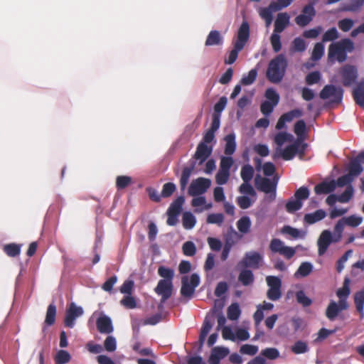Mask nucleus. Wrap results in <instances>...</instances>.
I'll return each instance as SVG.
<instances>
[{
    "instance_id": "obj_1",
    "label": "nucleus",
    "mask_w": 364,
    "mask_h": 364,
    "mask_svg": "<svg viewBox=\"0 0 364 364\" xmlns=\"http://www.w3.org/2000/svg\"><path fill=\"white\" fill-rule=\"evenodd\" d=\"M288 62L284 54H279L272 59L267 70V78L272 83L280 82L284 77Z\"/></svg>"
},
{
    "instance_id": "obj_2",
    "label": "nucleus",
    "mask_w": 364,
    "mask_h": 364,
    "mask_svg": "<svg viewBox=\"0 0 364 364\" xmlns=\"http://www.w3.org/2000/svg\"><path fill=\"white\" fill-rule=\"evenodd\" d=\"M277 183L278 178L276 176L270 179L257 175L255 179L256 188L266 194L265 200L269 203L276 199Z\"/></svg>"
},
{
    "instance_id": "obj_3",
    "label": "nucleus",
    "mask_w": 364,
    "mask_h": 364,
    "mask_svg": "<svg viewBox=\"0 0 364 364\" xmlns=\"http://www.w3.org/2000/svg\"><path fill=\"white\" fill-rule=\"evenodd\" d=\"M353 49V41L349 38H344L329 46L328 56L329 59L336 57L338 61L343 62L346 59V53H350Z\"/></svg>"
},
{
    "instance_id": "obj_4",
    "label": "nucleus",
    "mask_w": 364,
    "mask_h": 364,
    "mask_svg": "<svg viewBox=\"0 0 364 364\" xmlns=\"http://www.w3.org/2000/svg\"><path fill=\"white\" fill-rule=\"evenodd\" d=\"M294 0H277L272 1L267 7L260 8L259 14L265 21L266 26L271 25L273 21L272 13L289 6Z\"/></svg>"
},
{
    "instance_id": "obj_5",
    "label": "nucleus",
    "mask_w": 364,
    "mask_h": 364,
    "mask_svg": "<svg viewBox=\"0 0 364 364\" xmlns=\"http://www.w3.org/2000/svg\"><path fill=\"white\" fill-rule=\"evenodd\" d=\"M199 284L200 277L197 274H192L190 281L187 276H183L181 279V294L184 297L191 298Z\"/></svg>"
},
{
    "instance_id": "obj_6",
    "label": "nucleus",
    "mask_w": 364,
    "mask_h": 364,
    "mask_svg": "<svg viewBox=\"0 0 364 364\" xmlns=\"http://www.w3.org/2000/svg\"><path fill=\"white\" fill-rule=\"evenodd\" d=\"M263 262V256L256 252L250 251L245 253L242 259L238 263V266L243 268H252L257 269Z\"/></svg>"
},
{
    "instance_id": "obj_7",
    "label": "nucleus",
    "mask_w": 364,
    "mask_h": 364,
    "mask_svg": "<svg viewBox=\"0 0 364 364\" xmlns=\"http://www.w3.org/2000/svg\"><path fill=\"white\" fill-rule=\"evenodd\" d=\"M343 90L332 85H327L320 92L322 100L330 99L332 103H340L342 101Z\"/></svg>"
},
{
    "instance_id": "obj_8",
    "label": "nucleus",
    "mask_w": 364,
    "mask_h": 364,
    "mask_svg": "<svg viewBox=\"0 0 364 364\" xmlns=\"http://www.w3.org/2000/svg\"><path fill=\"white\" fill-rule=\"evenodd\" d=\"M83 314L84 310L81 306L71 302L65 311L64 325L68 328H73L75 324V320Z\"/></svg>"
},
{
    "instance_id": "obj_9",
    "label": "nucleus",
    "mask_w": 364,
    "mask_h": 364,
    "mask_svg": "<svg viewBox=\"0 0 364 364\" xmlns=\"http://www.w3.org/2000/svg\"><path fill=\"white\" fill-rule=\"evenodd\" d=\"M269 249L272 252L279 253L287 259L292 258L296 253L294 248L285 246L284 242L277 238H274L271 240Z\"/></svg>"
},
{
    "instance_id": "obj_10",
    "label": "nucleus",
    "mask_w": 364,
    "mask_h": 364,
    "mask_svg": "<svg viewBox=\"0 0 364 364\" xmlns=\"http://www.w3.org/2000/svg\"><path fill=\"white\" fill-rule=\"evenodd\" d=\"M211 185V181L208 178L200 177L193 180L188 188V194L191 196H196L203 194L207 191Z\"/></svg>"
},
{
    "instance_id": "obj_11",
    "label": "nucleus",
    "mask_w": 364,
    "mask_h": 364,
    "mask_svg": "<svg viewBox=\"0 0 364 364\" xmlns=\"http://www.w3.org/2000/svg\"><path fill=\"white\" fill-rule=\"evenodd\" d=\"M340 74L342 78V83L345 87L353 85L358 77V70L353 65H346L341 68Z\"/></svg>"
},
{
    "instance_id": "obj_12",
    "label": "nucleus",
    "mask_w": 364,
    "mask_h": 364,
    "mask_svg": "<svg viewBox=\"0 0 364 364\" xmlns=\"http://www.w3.org/2000/svg\"><path fill=\"white\" fill-rule=\"evenodd\" d=\"M348 307L349 305L347 301L341 300L338 301V303L332 301L326 308V316L330 321H334L341 311L348 309Z\"/></svg>"
},
{
    "instance_id": "obj_13",
    "label": "nucleus",
    "mask_w": 364,
    "mask_h": 364,
    "mask_svg": "<svg viewBox=\"0 0 364 364\" xmlns=\"http://www.w3.org/2000/svg\"><path fill=\"white\" fill-rule=\"evenodd\" d=\"M302 13L295 18V22L299 26L304 27L312 21L316 15L314 4L306 5L302 9Z\"/></svg>"
},
{
    "instance_id": "obj_14",
    "label": "nucleus",
    "mask_w": 364,
    "mask_h": 364,
    "mask_svg": "<svg viewBox=\"0 0 364 364\" xmlns=\"http://www.w3.org/2000/svg\"><path fill=\"white\" fill-rule=\"evenodd\" d=\"M154 291L158 295L161 296L160 303L162 304L172 295L173 282L171 281L159 280Z\"/></svg>"
},
{
    "instance_id": "obj_15",
    "label": "nucleus",
    "mask_w": 364,
    "mask_h": 364,
    "mask_svg": "<svg viewBox=\"0 0 364 364\" xmlns=\"http://www.w3.org/2000/svg\"><path fill=\"white\" fill-rule=\"evenodd\" d=\"M363 164L364 150L359 153L353 160L350 161L348 168V173L355 179L363 171Z\"/></svg>"
},
{
    "instance_id": "obj_16",
    "label": "nucleus",
    "mask_w": 364,
    "mask_h": 364,
    "mask_svg": "<svg viewBox=\"0 0 364 364\" xmlns=\"http://www.w3.org/2000/svg\"><path fill=\"white\" fill-rule=\"evenodd\" d=\"M332 243V234L330 230H323L317 241L318 253L319 256L323 255L330 245Z\"/></svg>"
},
{
    "instance_id": "obj_17",
    "label": "nucleus",
    "mask_w": 364,
    "mask_h": 364,
    "mask_svg": "<svg viewBox=\"0 0 364 364\" xmlns=\"http://www.w3.org/2000/svg\"><path fill=\"white\" fill-rule=\"evenodd\" d=\"M212 151L213 148L211 146H208L204 142H200L196 148L194 159L198 161L199 165H202L211 155Z\"/></svg>"
},
{
    "instance_id": "obj_18",
    "label": "nucleus",
    "mask_w": 364,
    "mask_h": 364,
    "mask_svg": "<svg viewBox=\"0 0 364 364\" xmlns=\"http://www.w3.org/2000/svg\"><path fill=\"white\" fill-rule=\"evenodd\" d=\"M297 142H294L292 144L287 146L284 150L277 151L273 155V159L275 160L279 157L282 158L285 161L292 159L297 154Z\"/></svg>"
},
{
    "instance_id": "obj_19",
    "label": "nucleus",
    "mask_w": 364,
    "mask_h": 364,
    "mask_svg": "<svg viewBox=\"0 0 364 364\" xmlns=\"http://www.w3.org/2000/svg\"><path fill=\"white\" fill-rule=\"evenodd\" d=\"M250 25L247 21H244L241 23L237 35V40L234 43L244 48L250 38Z\"/></svg>"
},
{
    "instance_id": "obj_20",
    "label": "nucleus",
    "mask_w": 364,
    "mask_h": 364,
    "mask_svg": "<svg viewBox=\"0 0 364 364\" xmlns=\"http://www.w3.org/2000/svg\"><path fill=\"white\" fill-rule=\"evenodd\" d=\"M97 328L101 333H111L114 331L111 318L103 315L100 316L96 321Z\"/></svg>"
},
{
    "instance_id": "obj_21",
    "label": "nucleus",
    "mask_w": 364,
    "mask_h": 364,
    "mask_svg": "<svg viewBox=\"0 0 364 364\" xmlns=\"http://www.w3.org/2000/svg\"><path fill=\"white\" fill-rule=\"evenodd\" d=\"M290 16L287 13H279L277 14L274 21V33H282L289 24Z\"/></svg>"
},
{
    "instance_id": "obj_22",
    "label": "nucleus",
    "mask_w": 364,
    "mask_h": 364,
    "mask_svg": "<svg viewBox=\"0 0 364 364\" xmlns=\"http://www.w3.org/2000/svg\"><path fill=\"white\" fill-rule=\"evenodd\" d=\"M336 188V181H323L314 187V191L317 195L328 194L332 193Z\"/></svg>"
},
{
    "instance_id": "obj_23",
    "label": "nucleus",
    "mask_w": 364,
    "mask_h": 364,
    "mask_svg": "<svg viewBox=\"0 0 364 364\" xmlns=\"http://www.w3.org/2000/svg\"><path fill=\"white\" fill-rule=\"evenodd\" d=\"M326 216V213L322 209L316 210L312 213H307L304 217V221L309 225L323 220Z\"/></svg>"
},
{
    "instance_id": "obj_24",
    "label": "nucleus",
    "mask_w": 364,
    "mask_h": 364,
    "mask_svg": "<svg viewBox=\"0 0 364 364\" xmlns=\"http://www.w3.org/2000/svg\"><path fill=\"white\" fill-rule=\"evenodd\" d=\"M354 303L360 318H364V289L356 291L354 294Z\"/></svg>"
},
{
    "instance_id": "obj_25",
    "label": "nucleus",
    "mask_w": 364,
    "mask_h": 364,
    "mask_svg": "<svg viewBox=\"0 0 364 364\" xmlns=\"http://www.w3.org/2000/svg\"><path fill=\"white\" fill-rule=\"evenodd\" d=\"M223 43V38L219 31H211L207 36L205 45L206 46H218Z\"/></svg>"
},
{
    "instance_id": "obj_26",
    "label": "nucleus",
    "mask_w": 364,
    "mask_h": 364,
    "mask_svg": "<svg viewBox=\"0 0 364 364\" xmlns=\"http://www.w3.org/2000/svg\"><path fill=\"white\" fill-rule=\"evenodd\" d=\"M238 280L243 286H249L255 281L254 274L251 270L245 268L239 274Z\"/></svg>"
},
{
    "instance_id": "obj_27",
    "label": "nucleus",
    "mask_w": 364,
    "mask_h": 364,
    "mask_svg": "<svg viewBox=\"0 0 364 364\" xmlns=\"http://www.w3.org/2000/svg\"><path fill=\"white\" fill-rule=\"evenodd\" d=\"M224 139L225 141V154L230 156L236 149L235 136L234 134H229L225 136Z\"/></svg>"
},
{
    "instance_id": "obj_28",
    "label": "nucleus",
    "mask_w": 364,
    "mask_h": 364,
    "mask_svg": "<svg viewBox=\"0 0 364 364\" xmlns=\"http://www.w3.org/2000/svg\"><path fill=\"white\" fill-rule=\"evenodd\" d=\"M353 95L355 103L360 107H364V84H358L353 90Z\"/></svg>"
},
{
    "instance_id": "obj_29",
    "label": "nucleus",
    "mask_w": 364,
    "mask_h": 364,
    "mask_svg": "<svg viewBox=\"0 0 364 364\" xmlns=\"http://www.w3.org/2000/svg\"><path fill=\"white\" fill-rule=\"evenodd\" d=\"M238 230L242 234H247L250 232L251 228V220L248 216H243L237 222Z\"/></svg>"
},
{
    "instance_id": "obj_30",
    "label": "nucleus",
    "mask_w": 364,
    "mask_h": 364,
    "mask_svg": "<svg viewBox=\"0 0 364 364\" xmlns=\"http://www.w3.org/2000/svg\"><path fill=\"white\" fill-rule=\"evenodd\" d=\"M213 324L209 319L205 318L199 336V343L202 346L205 342L207 335L212 328Z\"/></svg>"
},
{
    "instance_id": "obj_31",
    "label": "nucleus",
    "mask_w": 364,
    "mask_h": 364,
    "mask_svg": "<svg viewBox=\"0 0 364 364\" xmlns=\"http://www.w3.org/2000/svg\"><path fill=\"white\" fill-rule=\"evenodd\" d=\"M56 306L52 303L49 304L46 311L45 323L48 326H52L55 323L56 316Z\"/></svg>"
},
{
    "instance_id": "obj_32",
    "label": "nucleus",
    "mask_w": 364,
    "mask_h": 364,
    "mask_svg": "<svg viewBox=\"0 0 364 364\" xmlns=\"http://www.w3.org/2000/svg\"><path fill=\"white\" fill-rule=\"evenodd\" d=\"M182 223L185 229L191 230L195 226L196 220L195 216L191 212H185L183 214Z\"/></svg>"
},
{
    "instance_id": "obj_33",
    "label": "nucleus",
    "mask_w": 364,
    "mask_h": 364,
    "mask_svg": "<svg viewBox=\"0 0 364 364\" xmlns=\"http://www.w3.org/2000/svg\"><path fill=\"white\" fill-rule=\"evenodd\" d=\"M184 200L185 199L183 196L178 197L171 203L167 212H168V213H175L179 215L182 210V205L184 203Z\"/></svg>"
},
{
    "instance_id": "obj_34",
    "label": "nucleus",
    "mask_w": 364,
    "mask_h": 364,
    "mask_svg": "<svg viewBox=\"0 0 364 364\" xmlns=\"http://www.w3.org/2000/svg\"><path fill=\"white\" fill-rule=\"evenodd\" d=\"M193 168L194 164H193L191 167L183 168L180 178V186L182 191L185 190Z\"/></svg>"
},
{
    "instance_id": "obj_35",
    "label": "nucleus",
    "mask_w": 364,
    "mask_h": 364,
    "mask_svg": "<svg viewBox=\"0 0 364 364\" xmlns=\"http://www.w3.org/2000/svg\"><path fill=\"white\" fill-rule=\"evenodd\" d=\"M348 284V279H346L343 282V287L337 290L336 295L339 298L338 301H347V299L350 294V290Z\"/></svg>"
},
{
    "instance_id": "obj_36",
    "label": "nucleus",
    "mask_w": 364,
    "mask_h": 364,
    "mask_svg": "<svg viewBox=\"0 0 364 364\" xmlns=\"http://www.w3.org/2000/svg\"><path fill=\"white\" fill-rule=\"evenodd\" d=\"M254 168L249 164L244 165L241 168L240 176L243 182H250L254 176Z\"/></svg>"
},
{
    "instance_id": "obj_37",
    "label": "nucleus",
    "mask_w": 364,
    "mask_h": 364,
    "mask_svg": "<svg viewBox=\"0 0 364 364\" xmlns=\"http://www.w3.org/2000/svg\"><path fill=\"white\" fill-rule=\"evenodd\" d=\"M4 252L11 257H15L21 253V245L15 243H10L4 245Z\"/></svg>"
},
{
    "instance_id": "obj_38",
    "label": "nucleus",
    "mask_w": 364,
    "mask_h": 364,
    "mask_svg": "<svg viewBox=\"0 0 364 364\" xmlns=\"http://www.w3.org/2000/svg\"><path fill=\"white\" fill-rule=\"evenodd\" d=\"M241 314V311L237 303H233L228 306L227 310L228 318L231 321L237 320Z\"/></svg>"
},
{
    "instance_id": "obj_39",
    "label": "nucleus",
    "mask_w": 364,
    "mask_h": 364,
    "mask_svg": "<svg viewBox=\"0 0 364 364\" xmlns=\"http://www.w3.org/2000/svg\"><path fill=\"white\" fill-rule=\"evenodd\" d=\"M294 137L292 134L287 132H279L274 136V142L279 146H282L286 141H291Z\"/></svg>"
},
{
    "instance_id": "obj_40",
    "label": "nucleus",
    "mask_w": 364,
    "mask_h": 364,
    "mask_svg": "<svg viewBox=\"0 0 364 364\" xmlns=\"http://www.w3.org/2000/svg\"><path fill=\"white\" fill-rule=\"evenodd\" d=\"M257 76V70L256 68L252 69L249 71L247 75H243L240 80V84L243 85H250L252 84Z\"/></svg>"
},
{
    "instance_id": "obj_41",
    "label": "nucleus",
    "mask_w": 364,
    "mask_h": 364,
    "mask_svg": "<svg viewBox=\"0 0 364 364\" xmlns=\"http://www.w3.org/2000/svg\"><path fill=\"white\" fill-rule=\"evenodd\" d=\"M313 269V266L310 262H302L299 267L298 268L297 271L295 273V276L297 277L298 275L301 277H306L308 276Z\"/></svg>"
},
{
    "instance_id": "obj_42",
    "label": "nucleus",
    "mask_w": 364,
    "mask_h": 364,
    "mask_svg": "<svg viewBox=\"0 0 364 364\" xmlns=\"http://www.w3.org/2000/svg\"><path fill=\"white\" fill-rule=\"evenodd\" d=\"M242 49V47L234 43L233 49L229 53L228 57L225 60V63L229 65L234 63L237 58L239 52Z\"/></svg>"
},
{
    "instance_id": "obj_43",
    "label": "nucleus",
    "mask_w": 364,
    "mask_h": 364,
    "mask_svg": "<svg viewBox=\"0 0 364 364\" xmlns=\"http://www.w3.org/2000/svg\"><path fill=\"white\" fill-rule=\"evenodd\" d=\"M158 274L160 277H163V280L172 282L174 277V272L173 269L160 266L158 269Z\"/></svg>"
},
{
    "instance_id": "obj_44",
    "label": "nucleus",
    "mask_w": 364,
    "mask_h": 364,
    "mask_svg": "<svg viewBox=\"0 0 364 364\" xmlns=\"http://www.w3.org/2000/svg\"><path fill=\"white\" fill-rule=\"evenodd\" d=\"M291 49L294 52H304L306 49L305 41L300 37L294 38Z\"/></svg>"
},
{
    "instance_id": "obj_45",
    "label": "nucleus",
    "mask_w": 364,
    "mask_h": 364,
    "mask_svg": "<svg viewBox=\"0 0 364 364\" xmlns=\"http://www.w3.org/2000/svg\"><path fill=\"white\" fill-rule=\"evenodd\" d=\"M291 351L295 354H301L309 350L308 345L306 342L298 341L291 347Z\"/></svg>"
},
{
    "instance_id": "obj_46",
    "label": "nucleus",
    "mask_w": 364,
    "mask_h": 364,
    "mask_svg": "<svg viewBox=\"0 0 364 364\" xmlns=\"http://www.w3.org/2000/svg\"><path fill=\"white\" fill-rule=\"evenodd\" d=\"M302 207V202L299 201L297 199L291 198L285 205L286 210L288 213H293L299 210H300Z\"/></svg>"
},
{
    "instance_id": "obj_47",
    "label": "nucleus",
    "mask_w": 364,
    "mask_h": 364,
    "mask_svg": "<svg viewBox=\"0 0 364 364\" xmlns=\"http://www.w3.org/2000/svg\"><path fill=\"white\" fill-rule=\"evenodd\" d=\"M296 299L297 302L304 307L309 306L312 304L311 299L302 290L298 291L296 293Z\"/></svg>"
},
{
    "instance_id": "obj_48",
    "label": "nucleus",
    "mask_w": 364,
    "mask_h": 364,
    "mask_svg": "<svg viewBox=\"0 0 364 364\" xmlns=\"http://www.w3.org/2000/svg\"><path fill=\"white\" fill-rule=\"evenodd\" d=\"M264 96L267 98V101H269L275 105H278L279 102V95L273 88L267 89Z\"/></svg>"
},
{
    "instance_id": "obj_49",
    "label": "nucleus",
    "mask_w": 364,
    "mask_h": 364,
    "mask_svg": "<svg viewBox=\"0 0 364 364\" xmlns=\"http://www.w3.org/2000/svg\"><path fill=\"white\" fill-rule=\"evenodd\" d=\"M132 183V178L127 176H119L116 179V186L118 190L127 188Z\"/></svg>"
},
{
    "instance_id": "obj_50",
    "label": "nucleus",
    "mask_w": 364,
    "mask_h": 364,
    "mask_svg": "<svg viewBox=\"0 0 364 364\" xmlns=\"http://www.w3.org/2000/svg\"><path fill=\"white\" fill-rule=\"evenodd\" d=\"M303 114V112L299 109H292L288 112H286L283 114L281 117L283 118V119L286 122H291L294 118H297L301 117Z\"/></svg>"
},
{
    "instance_id": "obj_51",
    "label": "nucleus",
    "mask_w": 364,
    "mask_h": 364,
    "mask_svg": "<svg viewBox=\"0 0 364 364\" xmlns=\"http://www.w3.org/2000/svg\"><path fill=\"white\" fill-rule=\"evenodd\" d=\"M353 188L351 185L348 186L341 195L338 196V202L348 203L353 196Z\"/></svg>"
},
{
    "instance_id": "obj_52",
    "label": "nucleus",
    "mask_w": 364,
    "mask_h": 364,
    "mask_svg": "<svg viewBox=\"0 0 364 364\" xmlns=\"http://www.w3.org/2000/svg\"><path fill=\"white\" fill-rule=\"evenodd\" d=\"M176 190V186L173 183L168 182L163 186L161 196L162 198L170 197Z\"/></svg>"
},
{
    "instance_id": "obj_53",
    "label": "nucleus",
    "mask_w": 364,
    "mask_h": 364,
    "mask_svg": "<svg viewBox=\"0 0 364 364\" xmlns=\"http://www.w3.org/2000/svg\"><path fill=\"white\" fill-rule=\"evenodd\" d=\"M364 4V0H353L350 4H344L342 11H356Z\"/></svg>"
},
{
    "instance_id": "obj_54",
    "label": "nucleus",
    "mask_w": 364,
    "mask_h": 364,
    "mask_svg": "<svg viewBox=\"0 0 364 364\" xmlns=\"http://www.w3.org/2000/svg\"><path fill=\"white\" fill-rule=\"evenodd\" d=\"M324 53V46L322 43H317L315 44L312 54L311 58L313 60H318L321 58Z\"/></svg>"
},
{
    "instance_id": "obj_55",
    "label": "nucleus",
    "mask_w": 364,
    "mask_h": 364,
    "mask_svg": "<svg viewBox=\"0 0 364 364\" xmlns=\"http://www.w3.org/2000/svg\"><path fill=\"white\" fill-rule=\"evenodd\" d=\"M239 192L250 196H255L257 194L250 182H243L239 187Z\"/></svg>"
},
{
    "instance_id": "obj_56",
    "label": "nucleus",
    "mask_w": 364,
    "mask_h": 364,
    "mask_svg": "<svg viewBox=\"0 0 364 364\" xmlns=\"http://www.w3.org/2000/svg\"><path fill=\"white\" fill-rule=\"evenodd\" d=\"M183 252L186 256L192 257L196 255V247L191 241L186 242L182 247Z\"/></svg>"
},
{
    "instance_id": "obj_57",
    "label": "nucleus",
    "mask_w": 364,
    "mask_h": 364,
    "mask_svg": "<svg viewBox=\"0 0 364 364\" xmlns=\"http://www.w3.org/2000/svg\"><path fill=\"white\" fill-rule=\"evenodd\" d=\"M338 38V33L335 27L326 31L322 36L323 42L333 41Z\"/></svg>"
},
{
    "instance_id": "obj_58",
    "label": "nucleus",
    "mask_w": 364,
    "mask_h": 364,
    "mask_svg": "<svg viewBox=\"0 0 364 364\" xmlns=\"http://www.w3.org/2000/svg\"><path fill=\"white\" fill-rule=\"evenodd\" d=\"M270 42L274 53H278L282 48L281 37L279 33H273L270 37Z\"/></svg>"
},
{
    "instance_id": "obj_59",
    "label": "nucleus",
    "mask_w": 364,
    "mask_h": 364,
    "mask_svg": "<svg viewBox=\"0 0 364 364\" xmlns=\"http://www.w3.org/2000/svg\"><path fill=\"white\" fill-rule=\"evenodd\" d=\"M70 360V355L66 350H60L58 352L55 360L56 364H65Z\"/></svg>"
},
{
    "instance_id": "obj_60",
    "label": "nucleus",
    "mask_w": 364,
    "mask_h": 364,
    "mask_svg": "<svg viewBox=\"0 0 364 364\" xmlns=\"http://www.w3.org/2000/svg\"><path fill=\"white\" fill-rule=\"evenodd\" d=\"M207 223L221 225L224 221V215L222 213H211L208 215Z\"/></svg>"
},
{
    "instance_id": "obj_61",
    "label": "nucleus",
    "mask_w": 364,
    "mask_h": 364,
    "mask_svg": "<svg viewBox=\"0 0 364 364\" xmlns=\"http://www.w3.org/2000/svg\"><path fill=\"white\" fill-rule=\"evenodd\" d=\"M354 181V178L350 176L348 173L341 176L337 178L336 181V186L343 187L345 186H350Z\"/></svg>"
},
{
    "instance_id": "obj_62",
    "label": "nucleus",
    "mask_w": 364,
    "mask_h": 364,
    "mask_svg": "<svg viewBox=\"0 0 364 364\" xmlns=\"http://www.w3.org/2000/svg\"><path fill=\"white\" fill-rule=\"evenodd\" d=\"M240 352L244 355H255L258 352V347L250 344H244L240 347Z\"/></svg>"
},
{
    "instance_id": "obj_63",
    "label": "nucleus",
    "mask_w": 364,
    "mask_h": 364,
    "mask_svg": "<svg viewBox=\"0 0 364 364\" xmlns=\"http://www.w3.org/2000/svg\"><path fill=\"white\" fill-rule=\"evenodd\" d=\"M105 349L108 352H114L117 348V341L114 337L109 336L104 342Z\"/></svg>"
},
{
    "instance_id": "obj_64",
    "label": "nucleus",
    "mask_w": 364,
    "mask_h": 364,
    "mask_svg": "<svg viewBox=\"0 0 364 364\" xmlns=\"http://www.w3.org/2000/svg\"><path fill=\"white\" fill-rule=\"evenodd\" d=\"M321 80V73L318 71H313L309 73L305 78L306 82L309 85L318 83Z\"/></svg>"
}]
</instances>
